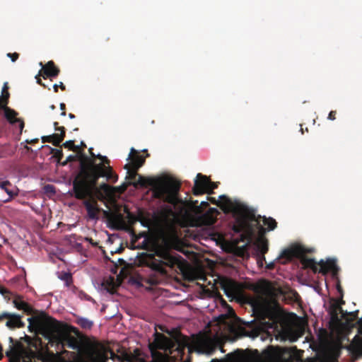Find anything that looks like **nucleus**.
I'll return each mask as SVG.
<instances>
[{
	"label": "nucleus",
	"mask_w": 362,
	"mask_h": 362,
	"mask_svg": "<svg viewBox=\"0 0 362 362\" xmlns=\"http://www.w3.org/2000/svg\"><path fill=\"white\" fill-rule=\"evenodd\" d=\"M75 362H87V361H86L83 358H80L77 359Z\"/></svg>",
	"instance_id": "0e129e2a"
},
{
	"label": "nucleus",
	"mask_w": 362,
	"mask_h": 362,
	"mask_svg": "<svg viewBox=\"0 0 362 362\" xmlns=\"http://www.w3.org/2000/svg\"><path fill=\"white\" fill-rule=\"evenodd\" d=\"M151 346H153L156 349L167 351L173 348L174 344L170 339L164 334L156 332L154 341Z\"/></svg>",
	"instance_id": "a211bd4d"
},
{
	"label": "nucleus",
	"mask_w": 362,
	"mask_h": 362,
	"mask_svg": "<svg viewBox=\"0 0 362 362\" xmlns=\"http://www.w3.org/2000/svg\"><path fill=\"white\" fill-rule=\"evenodd\" d=\"M175 342L177 344V346L176 350L178 353L181 354H184L185 348L189 346V339L182 335L181 333H178L175 337Z\"/></svg>",
	"instance_id": "a878e982"
},
{
	"label": "nucleus",
	"mask_w": 362,
	"mask_h": 362,
	"mask_svg": "<svg viewBox=\"0 0 362 362\" xmlns=\"http://www.w3.org/2000/svg\"><path fill=\"white\" fill-rule=\"evenodd\" d=\"M63 146H64V148H67L74 151H79V146L74 145V141L72 140L66 141L65 143L63 144Z\"/></svg>",
	"instance_id": "c9c22d12"
},
{
	"label": "nucleus",
	"mask_w": 362,
	"mask_h": 362,
	"mask_svg": "<svg viewBox=\"0 0 362 362\" xmlns=\"http://www.w3.org/2000/svg\"><path fill=\"white\" fill-rule=\"evenodd\" d=\"M337 112L335 110H332L329 112L328 115V119L334 120L336 119Z\"/></svg>",
	"instance_id": "09e8293b"
},
{
	"label": "nucleus",
	"mask_w": 362,
	"mask_h": 362,
	"mask_svg": "<svg viewBox=\"0 0 362 362\" xmlns=\"http://www.w3.org/2000/svg\"><path fill=\"white\" fill-rule=\"evenodd\" d=\"M358 310L350 313L347 312V314L346 315V318H342L341 320H344L347 323H351V322L354 321L358 318Z\"/></svg>",
	"instance_id": "f704fd0d"
},
{
	"label": "nucleus",
	"mask_w": 362,
	"mask_h": 362,
	"mask_svg": "<svg viewBox=\"0 0 362 362\" xmlns=\"http://www.w3.org/2000/svg\"><path fill=\"white\" fill-rule=\"evenodd\" d=\"M209 184V178L207 176L198 173L192 188L193 194L195 196L207 194Z\"/></svg>",
	"instance_id": "4468645a"
},
{
	"label": "nucleus",
	"mask_w": 362,
	"mask_h": 362,
	"mask_svg": "<svg viewBox=\"0 0 362 362\" xmlns=\"http://www.w3.org/2000/svg\"><path fill=\"white\" fill-rule=\"evenodd\" d=\"M58 88H59V86H58V85H57V84H54V85L53 86V88H54V92H55V93H57V92H58Z\"/></svg>",
	"instance_id": "e2e57ef3"
},
{
	"label": "nucleus",
	"mask_w": 362,
	"mask_h": 362,
	"mask_svg": "<svg viewBox=\"0 0 362 362\" xmlns=\"http://www.w3.org/2000/svg\"><path fill=\"white\" fill-rule=\"evenodd\" d=\"M13 303L18 310H22L28 315H33L34 313V309L32 306L20 298L15 299Z\"/></svg>",
	"instance_id": "c756f323"
},
{
	"label": "nucleus",
	"mask_w": 362,
	"mask_h": 362,
	"mask_svg": "<svg viewBox=\"0 0 362 362\" xmlns=\"http://www.w3.org/2000/svg\"><path fill=\"white\" fill-rule=\"evenodd\" d=\"M7 57H9L13 62H14L18 59L19 54H18L17 52L8 53Z\"/></svg>",
	"instance_id": "c03bdc74"
},
{
	"label": "nucleus",
	"mask_w": 362,
	"mask_h": 362,
	"mask_svg": "<svg viewBox=\"0 0 362 362\" xmlns=\"http://www.w3.org/2000/svg\"><path fill=\"white\" fill-rule=\"evenodd\" d=\"M104 156H102L100 154H98V155H95V158H99L100 160H103V159L104 158Z\"/></svg>",
	"instance_id": "052dcab7"
},
{
	"label": "nucleus",
	"mask_w": 362,
	"mask_h": 362,
	"mask_svg": "<svg viewBox=\"0 0 362 362\" xmlns=\"http://www.w3.org/2000/svg\"><path fill=\"white\" fill-rule=\"evenodd\" d=\"M28 321L29 322L28 329L30 330L52 332L57 329L58 322L44 312L38 315L28 318Z\"/></svg>",
	"instance_id": "6e6552de"
},
{
	"label": "nucleus",
	"mask_w": 362,
	"mask_h": 362,
	"mask_svg": "<svg viewBox=\"0 0 362 362\" xmlns=\"http://www.w3.org/2000/svg\"><path fill=\"white\" fill-rule=\"evenodd\" d=\"M81 153H83V152H80L78 153V156H73V155H70L67 157L66 158V160L65 162H64L62 163V165H66L67 163V162H71V161H75L77 158L79 160V161L81 162V160H80V156H81Z\"/></svg>",
	"instance_id": "a19ab883"
},
{
	"label": "nucleus",
	"mask_w": 362,
	"mask_h": 362,
	"mask_svg": "<svg viewBox=\"0 0 362 362\" xmlns=\"http://www.w3.org/2000/svg\"><path fill=\"white\" fill-rule=\"evenodd\" d=\"M329 313L331 320L334 322H339L341 319L346 318L347 311H344L338 302L335 301L329 306Z\"/></svg>",
	"instance_id": "4be33fe9"
},
{
	"label": "nucleus",
	"mask_w": 362,
	"mask_h": 362,
	"mask_svg": "<svg viewBox=\"0 0 362 362\" xmlns=\"http://www.w3.org/2000/svg\"><path fill=\"white\" fill-rule=\"evenodd\" d=\"M219 199L228 205L235 217L233 230L236 233H242L245 236L251 238L256 232V229L263 230L260 224L262 220L268 230H273L277 226V222L273 218L256 216L255 209L240 203H233L226 195H221Z\"/></svg>",
	"instance_id": "f03ea898"
},
{
	"label": "nucleus",
	"mask_w": 362,
	"mask_h": 362,
	"mask_svg": "<svg viewBox=\"0 0 362 362\" xmlns=\"http://www.w3.org/2000/svg\"><path fill=\"white\" fill-rule=\"evenodd\" d=\"M53 125H54L55 131L60 132L59 134H62V131H63V133L64 132L65 133V128L64 127H59V123L57 122H54Z\"/></svg>",
	"instance_id": "a18cd8bd"
},
{
	"label": "nucleus",
	"mask_w": 362,
	"mask_h": 362,
	"mask_svg": "<svg viewBox=\"0 0 362 362\" xmlns=\"http://www.w3.org/2000/svg\"><path fill=\"white\" fill-rule=\"evenodd\" d=\"M239 322L241 325H245V327L240 325L236 327L231 328V330L236 331L238 336L254 337L258 334L259 328L255 319L249 322L240 319Z\"/></svg>",
	"instance_id": "9d476101"
},
{
	"label": "nucleus",
	"mask_w": 362,
	"mask_h": 362,
	"mask_svg": "<svg viewBox=\"0 0 362 362\" xmlns=\"http://www.w3.org/2000/svg\"><path fill=\"white\" fill-rule=\"evenodd\" d=\"M208 205H209V204H208V203H207L206 202L202 201V202H201V206H208Z\"/></svg>",
	"instance_id": "69168bd1"
},
{
	"label": "nucleus",
	"mask_w": 362,
	"mask_h": 362,
	"mask_svg": "<svg viewBox=\"0 0 362 362\" xmlns=\"http://www.w3.org/2000/svg\"><path fill=\"white\" fill-rule=\"evenodd\" d=\"M36 79H37V83L38 84H40V85H41V86H42L44 87H46L45 85L42 83V81H41L40 78H39L37 76H36Z\"/></svg>",
	"instance_id": "4d7b16f0"
},
{
	"label": "nucleus",
	"mask_w": 362,
	"mask_h": 362,
	"mask_svg": "<svg viewBox=\"0 0 362 362\" xmlns=\"http://www.w3.org/2000/svg\"><path fill=\"white\" fill-rule=\"evenodd\" d=\"M218 346V341L210 337H200L194 342V348L198 353L211 354Z\"/></svg>",
	"instance_id": "1a4fd4ad"
},
{
	"label": "nucleus",
	"mask_w": 362,
	"mask_h": 362,
	"mask_svg": "<svg viewBox=\"0 0 362 362\" xmlns=\"http://www.w3.org/2000/svg\"><path fill=\"white\" fill-rule=\"evenodd\" d=\"M51 153L53 154L54 157L56 158L59 162H60L63 158L62 150L58 148H52Z\"/></svg>",
	"instance_id": "e433bc0d"
},
{
	"label": "nucleus",
	"mask_w": 362,
	"mask_h": 362,
	"mask_svg": "<svg viewBox=\"0 0 362 362\" xmlns=\"http://www.w3.org/2000/svg\"><path fill=\"white\" fill-rule=\"evenodd\" d=\"M42 69L39 72V75L42 76L44 78L57 77L60 70L56 66L53 61H49L46 64L43 65L42 62L40 63Z\"/></svg>",
	"instance_id": "6ab92c4d"
},
{
	"label": "nucleus",
	"mask_w": 362,
	"mask_h": 362,
	"mask_svg": "<svg viewBox=\"0 0 362 362\" xmlns=\"http://www.w3.org/2000/svg\"><path fill=\"white\" fill-rule=\"evenodd\" d=\"M65 133L62 134L54 133L49 136H44L42 137V142L52 143L55 146H59L60 143L64 140Z\"/></svg>",
	"instance_id": "bb28decb"
},
{
	"label": "nucleus",
	"mask_w": 362,
	"mask_h": 362,
	"mask_svg": "<svg viewBox=\"0 0 362 362\" xmlns=\"http://www.w3.org/2000/svg\"><path fill=\"white\" fill-rule=\"evenodd\" d=\"M255 247L258 255L262 256V259L265 260L264 255L268 252V241L267 239H258L255 243Z\"/></svg>",
	"instance_id": "c85d7f7f"
},
{
	"label": "nucleus",
	"mask_w": 362,
	"mask_h": 362,
	"mask_svg": "<svg viewBox=\"0 0 362 362\" xmlns=\"http://www.w3.org/2000/svg\"><path fill=\"white\" fill-rule=\"evenodd\" d=\"M283 362H293V361H292V360H291V359H286V358H284V359L283 360Z\"/></svg>",
	"instance_id": "774afa93"
},
{
	"label": "nucleus",
	"mask_w": 362,
	"mask_h": 362,
	"mask_svg": "<svg viewBox=\"0 0 362 362\" xmlns=\"http://www.w3.org/2000/svg\"><path fill=\"white\" fill-rule=\"evenodd\" d=\"M99 189L107 195H109L112 193V187L106 183H102L100 185Z\"/></svg>",
	"instance_id": "58836bf2"
},
{
	"label": "nucleus",
	"mask_w": 362,
	"mask_h": 362,
	"mask_svg": "<svg viewBox=\"0 0 362 362\" xmlns=\"http://www.w3.org/2000/svg\"><path fill=\"white\" fill-rule=\"evenodd\" d=\"M81 171L73 182V192L77 199H84L91 195L92 190L96 188L100 177H105L115 183L118 175L110 166V160L105 156L102 162L96 164L85 153H81Z\"/></svg>",
	"instance_id": "f257e3e1"
},
{
	"label": "nucleus",
	"mask_w": 362,
	"mask_h": 362,
	"mask_svg": "<svg viewBox=\"0 0 362 362\" xmlns=\"http://www.w3.org/2000/svg\"><path fill=\"white\" fill-rule=\"evenodd\" d=\"M127 218L130 225H133L139 221V218L132 212L127 211Z\"/></svg>",
	"instance_id": "4c0bfd02"
},
{
	"label": "nucleus",
	"mask_w": 362,
	"mask_h": 362,
	"mask_svg": "<svg viewBox=\"0 0 362 362\" xmlns=\"http://www.w3.org/2000/svg\"><path fill=\"white\" fill-rule=\"evenodd\" d=\"M207 199L210 200L213 204H216L215 199L214 197H207Z\"/></svg>",
	"instance_id": "680f3d73"
},
{
	"label": "nucleus",
	"mask_w": 362,
	"mask_h": 362,
	"mask_svg": "<svg viewBox=\"0 0 362 362\" xmlns=\"http://www.w3.org/2000/svg\"><path fill=\"white\" fill-rule=\"evenodd\" d=\"M58 346L62 348L68 347L74 350H78L79 342L78 339L68 333H63L56 337Z\"/></svg>",
	"instance_id": "2eb2a0df"
},
{
	"label": "nucleus",
	"mask_w": 362,
	"mask_h": 362,
	"mask_svg": "<svg viewBox=\"0 0 362 362\" xmlns=\"http://www.w3.org/2000/svg\"><path fill=\"white\" fill-rule=\"evenodd\" d=\"M61 279L65 281L66 285L68 286L71 282L72 277L70 273H64L61 276Z\"/></svg>",
	"instance_id": "79ce46f5"
},
{
	"label": "nucleus",
	"mask_w": 362,
	"mask_h": 362,
	"mask_svg": "<svg viewBox=\"0 0 362 362\" xmlns=\"http://www.w3.org/2000/svg\"><path fill=\"white\" fill-rule=\"evenodd\" d=\"M148 185L153 187V195L156 198L163 199L173 205L178 202L177 192L179 187L175 185L172 180L158 177L155 180H151Z\"/></svg>",
	"instance_id": "39448f33"
},
{
	"label": "nucleus",
	"mask_w": 362,
	"mask_h": 362,
	"mask_svg": "<svg viewBox=\"0 0 362 362\" xmlns=\"http://www.w3.org/2000/svg\"><path fill=\"white\" fill-rule=\"evenodd\" d=\"M209 183L210 184L209 185V187H208L209 189H208L207 194H211L214 193V189L218 187V184L216 182H211L210 179H209Z\"/></svg>",
	"instance_id": "37998d69"
},
{
	"label": "nucleus",
	"mask_w": 362,
	"mask_h": 362,
	"mask_svg": "<svg viewBox=\"0 0 362 362\" xmlns=\"http://www.w3.org/2000/svg\"><path fill=\"white\" fill-rule=\"evenodd\" d=\"M84 148H86V144L83 141H81V145L79 146V151H78V153L81 152V151H83Z\"/></svg>",
	"instance_id": "603ef678"
},
{
	"label": "nucleus",
	"mask_w": 362,
	"mask_h": 362,
	"mask_svg": "<svg viewBox=\"0 0 362 362\" xmlns=\"http://www.w3.org/2000/svg\"><path fill=\"white\" fill-rule=\"evenodd\" d=\"M0 188L9 196V198L6 199L4 202H9L12 198L18 195L17 188L8 180L1 182Z\"/></svg>",
	"instance_id": "b1692460"
},
{
	"label": "nucleus",
	"mask_w": 362,
	"mask_h": 362,
	"mask_svg": "<svg viewBox=\"0 0 362 362\" xmlns=\"http://www.w3.org/2000/svg\"><path fill=\"white\" fill-rule=\"evenodd\" d=\"M158 257L151 258L148 262V266L153 274H151L146 282L151 285L158 284L162 279L167 276L166 267L173 269L177 267L182 269L183 267V258L175 252L170 250L168 246L158 249L156 252Z\"/></svg>",
	"instance_id": "7ed1b4c3"
},
{
	"label": "nucleus",
	"mask_w": 362,
	"mask_h": 362,
	"mask_svg": "<svg viewBox=\"0 0 362 362\" xmlns=\"http://www.w3.org/2000/svg\"><path fill=\"white\" fill-rule=\"evenodd\" d=\"M358 325V334H356L348 349L356 358L362 356V317L356 322Z\"/></svg>",
	"instance_id": "9b49d317"
},
{
	"label": "nucleus",
	"mask_w": 362,
	"mask_h": 362,
	"mask_svg": "<svg viewBox=\"0 0 362 362\" xmlns=\"http://www.w3.org/2000/svg\"><path fill=\"white\" fill-rule=\"evenodd\" d=\"M119 360L122 362H134L135 360V356L131 353L123 351L119 355Z\"/></svg>",
	"instance_id": "473e14b6"
},
{
	"label": "nucleus",
	"mask_w": 362,
	"mask_h": 362,
	"mask_svg": "<svg viewBox=\"0 0 362 362\" xmlns=\"http://www.w3.org/2000/svg\"><path fill=\"white\" fill-rule=\"evenodd\" d=\"M86 240L94 247H96L98 245V243L94 242V240L91 238H86Z\"/></svg>",
	"instance_id": "8fccbe9b"
},
{
	"label": "nucleus",
	"mask_w": 362,
	"mask_h": 362,
	"mask_svg": "<svg viewBox=\"0 0 362 362\" xmlns=\"http://www.w3.org/2000/svg\"><path fill=\"white\" fill-rule=\"evenodd\" d=\"M103 213L105 216L108 217L109 221L114 224L117 228H124L126 226L123 216L121 214L112 216L107 211H103Z\"/></svg>",
	"instance_id": "cd10ccee"
},
{
	"label": "nucleus",
	"mask_w": 362,
	"mask_h": 362,
	"mask_svg": "<svg viewBox=\"0 0 362 362\" xmlns=\"http://www.w3.org/2000/svg\"><path fill=\"white\" fill-rule=\"evenodd\" d=\"M255 291L259 294L268 298H274L276 296L275 288L272 285L271 282L263 280L257 284Z\"/></svg>",
	"instance_id": "412c9836"
},
{
	"label": "nucleus",
	"mask_w": 362,
	"mask_h": 362,
	"mask_svg": "<svg viewBox=\"0 0 362 362\" xmlns=\"http://www.w3.org/2000/svg\"><path fill=\"white\" fill-rule=\"evenodd\" d=\"M69 117L70 119H74V118H75V115L74 114H72V113H69Z\"/></svg>",
	"instance_id": "338daca9"
},
{
	"label": "nucleus",
	"mask_w": 362,
	"mask_h": 362,
	"mask_svg": "<svg viewBox=\"0 0 362 362\" xmlns=\"http://www.w3.org/2000/svg\"><path fill=\"white\" fill-rule=\"evenodd\" d=\"M118 265H119V266H124L125 267V265H126L125 260H124L122 258H119L117 259V262L116 263H115V267L116 269L118 267Z\"/></svg>",
	"instance_id": "de8ad7c7"
},
{
	"label": "nucleus",
	"mask_w": 362,
	"mask_h": 362,
	"mask_svg": "<svg viewBox=\"0 0 362 362\" xmlns=\"http://www.w3.org/2000/svg\"><path fill=\"white\" fill-rule=\"evenodd\" d=\"M152 356L153 357V362H164L163 356L161 353L152 351Z\"/></svg>",
	"instance_id": "ea45409f"
},
{
	"label": "nucleus",
	"mask_w": 362,
	"mask_h": 362,
	"mask_svg": "<svg viewBox=\"0 0 362 362\" xmlns=\"http://www.w3.org/2000/svg\"><path fill=\"white\" fill-rule=\"evenodd\" d=\"M103 286H105V289L111 293H113L115 291V283H114V279L110 278L108 280H106L103 283Z\"/></svg>",
	"instance_id": "72a5a7b5"
},
{
	"label": "nucleus",
	"mask_w": 362,
	"mask_h": 362,
	"mask_svg": "<svg viewBox=\"0 0 362 362\" xmlns=\"http://www.w3.org/2000/svg\"><path fill=\"white\" fill-rule=\"evenodd\" d=\"M124 250V247L121 245L115 251V253H122Z\"/></svg>",
	"instance_id": "3c124183"
},
{
	"label": "nucleus",
	"mask_w": 362,
	"mask_h": 362,
	"mask_svg": "<svg viewBox=\"0 0 362 362\" xmlns=\"http://www.w3.org/2000/svg\"><path fill=\"white\" fill-rule=\"evenodd\" d=\"M8 86L7 83H4V86L2 88V98L0 99V105L3 104V106L7 105L8 103V98H9V93L8 91Z\"/></svg>",
	"instance_id": "2f4dec72"
},
{
	"label": "nucleus",
	"mask_w": 362,
	"mask_h": 362,
	"mask_svg": "<svg viewBox=\"0 0 362 362\" xmlns=\"http://www.w3.org/2000/svg\"><path fill=\"white\" fill-rule=\"evenodd\" d=\"M1 108L4 109L5 117L6 118V119L11 124L18 123L19 128H20L21 131H22L23 129L24 128L25 124L22 119L16 118V117L18 115V112H16L14 110L9 108L8 107H7V105L3 106V104L0 105V109Z\"/></svg>",
	"instance_id": "5701e85b"
},
{
	"label": "nucleus",
	"mask_w": 362,
	"mask_h": 362,
	"mask_svg": "<svg viewBox=\"0 0 362 362\" xmlns=\"http://www.w3.org/2000/svg\"><path fill=\"white\" fill-rule=\"evenodd\" d=\"M253 313L255 317L261 320L269 319L274 320L276 316L274 312L269 308L255 303L252 305Z\"/></svg>",
	"instance_id": "dca6fc26"
},
{
	"label": "nucleus",
	"mask_w": 362,
	"mask_h": 362,
	"mask_svg": "<svg viewBox=\"0 0 362 362\" xmlns=\"http://www.w3.org/2000/svg\"><path fill=\"white\" fill-rule=\"evenodd\" d=\"M21 317L20 315L4 312L1 313V322L6 320V326L11 329L22 328L25 327V323L21 320Z\"/></svg>",
	"instance_id": "ddd939ff"
},
{
	"label": "nucleus",
	"mask_w": 362,
	"mask_h": 362,
	"mask_svg": "<svg viewBox=\"0 0 362 362\" xmlns=\"http://www.w3.org/2000/svg\"><path fill=\"white\" fill-rule=\"evenodd\" d=\"M93 148H90L88 149V151H89V153H90V156H91L92 158H95V154L93 153Z\"/></svg>",
	"instance_id": "5fc2aeb1"
},
{
	"label": "nucleus",
	"mask_w": 362,
	"mask_h": 362,
	"mask_svg": "<svg viewBox=\"0 0 362 362\" xmlns=\"http://www.w3.org/2000/svg\"><path fill=\"white\" fill-rule=\"evenodd\" d=\"M45 190L46 192L55 193V187L52 185H47L45 186Z\"/></svg>",
	"instance_id": "49530a36"
},
{
	"label": "nucleus",
	"mask_w": 362,
	"mask_h": 362,
	"mask_svg": "<svg viewBox=\"0 0 362 362\" xmlns=\"http://www.w3.org/2000/svg\"><path fill=\"white\" fill-rule=\"evenodd\" d=\"M149 156V154H146V156H144L139 154V151L132 148L128 159L131 160L130 163H127L124 165V168L133 167L136 170H139L141 166L144 165L146 161V158Z\"/></svg>",
	"instance_id": "f3484780"
},
{
	"label": "nucleus",
	"mask_w": 362,
	"mask_h": 362,
	"mask_svg": "<svg viewBox=\"0 0 362 362\" xmlns=\"http://www.w3.org/2000/svg\"><path fill=\"white\" fill-rule=\"evenodd\" d=\"M76 322L81 328L86 329H90L93 325V322L91 320L81 317H77L76 320Z\"/></svg>",
	"instance_id": "7c9ffc66"
},
{
	"label": "nucleus",
	"mask_w": 362,
	"mask_h": 362,
	"mask_svg": "<svg viewBox=\"0 0 362 362\" xmlns=\"http://www.w3.org/2000/svg\"><path fill=\"white\" fill-rule=\"evenodd\" d=\"M126 169L127 170V178L133 181L132 185L135 187L137 185H140L141 187L149 185L148 183L152 180H146L143 176L138 175V170H136L133 167H129Z\"/></svg>",
	"instance_id": "aec40b11"
},
{
	"label": "nucleus",
	"mask_w": 362,
	"mask_h": 362,
	"mask_svg": "<svg viewBox=\"0 0 362 362\" xmlns=\"http://www.w3.org/2000/svg\"><path fill=\"white\" fill-rule=\"evenodd\" d=\"M80 200H83V204L86 208L88 218L92 220H98L99 218L98 214L101 209L98 206L96 200L93 198V192L91 195Z\"/></svg>",
	"instance_id": "f8f14e48"
},
{
	"label": "nucleus",
	"mask_w": 362,
	"mask_h": 362,
	"mask_svg": "<svg viewBox=\"0 0 362 362\" xmlns=\"http://www.w3.org/2000/svg\"><path fill=\"white\" fill-rule=\"evenodd\" d=\"M60 109L62 110V111H65L66 105L63 103H60Z\"/></svg>",
	"instance_id": "bf43d9fd"
},
{
	"label": "nucleus",
	"mask_w": 362,
	"mask_h": 362,
	"mask_svg": "<svg viewBox=\"0 0 362 362\" xmlns=\"http://www.w3.org/2000/svg\"><path fill=\"white\" fill-rule=\"evenodd\" d=\"M109 353L111 358L119 359V356L116 355L108 346L98 341L89 343L86 349V355L90 362H107Z\"/></svg>",
	"instance_id": "423d86ee"
},
{
	"label": "nucleus",
	"mask_w": 362,
	"mask_h": 362,
	"mask_svg": "<svg viewBox=\"0 0 362 362\" xmlns=\"http://www.w3.org/2000/svg\"><path fill=\"white\" fill-rule=\"evenodd\" d=\"M341 349L340 342L324 346L317 352L315 357L307 358L303 362H339Z\"/></svg>",
	"instance_id": "0eeeda50"
},
{
	"label": "nucleus",
	"mask_w": 362,
	"mask_h": 362,
	"mask_svg": "<svg viewBox=\"0 0 362 362\" xmlns=\"http://www.w3.org/2000/svg\"><path fill=\"white\" fill-rule=\"evenodd\" d=\"M192 202V207H197V205H198V201L196 200V201H191Z\"/></svg>",
	"instance_id": "6e6d98bb"
},
{
	"label": "nucleus",
	"mask_w": 362,
	"mask_h": 362,
	"mask_svg": "<svg viewBox=\"0 0 362 362\" xmlns=\"http://www.w3.org/2000/svg\"><path fill=\"white\" fill-rule=\"evenodd\" d=\"M284 353L288 354L289 357L287 359H291L293 362H303V354L304 351L303 350L298 349L296 346L285 349Z\"/></svg>",
	"instance_id": "393cba45"
},
{
	"label": "nucleus",
	"mask_w": 362,
	"mask_h": 362,
	"mask_svg": "<svg viewBox=\"0 0 362 362\" xmlns=\"http://www.w3.org/2000/svg\"><path fill=\"white\" fill-rule=\"evenodd\" d=\"M165 212H166L167 214H173V209H172V208H171V207H170V206L166 207V208L165 209Z\"/></svg>",
	"instance_id": "864d4df0"
},
{
	"label": "nucleus",
	"mask_w": 362,
	"mask_h": 362,
	"mask_svg": "<svg viewBox=\"0 0 362 362\" xmlns=\"http://www.w3.org/2000/svg\"><path fill=\"white\" fill-rule=\"evenodd\" d=\"M59 87H60V88L62 90H66V86L64 85V83L62 82H60L59 85H58Z\"/></svg>",
	"instance_id": "13d9d810"
},
{
	"label": "nucleus",
	"mask_w": 362,
	"mask_h": 362,
	"mask_svg": "<svg viewBox=\"0 0 362 362\" xmlns=\"http://www.w3.org/2000/svg\"><path fill=\"white\" fill-rule=\"evenodd\" d=\"M311 252V250H307L302 245H295L284 250L280 257L286 261H291L293 257L300 258L303 267L310 269L314 274L320 273L326 275L329 272H332L333 276L337 275L339 268L335 260L327 259L325 262L322 259L317 263L314 259L308 258L305 256L306 253Z\"/></svg>",
	"instance_id": "20e7f679"
}]
</instances>
